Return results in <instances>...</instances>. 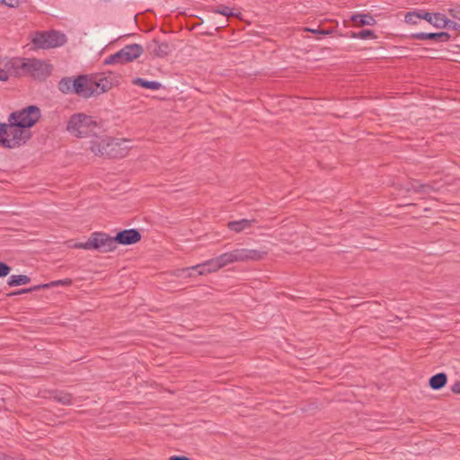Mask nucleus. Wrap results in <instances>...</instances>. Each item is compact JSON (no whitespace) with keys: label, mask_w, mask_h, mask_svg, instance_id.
I'll list each match as a JSON object with an SVG mask.
<instances>
[{"label":"nucleus","mask_w":460,"mask_h":460,"mask_svg":"<svg viewBox=\"0 0 460 460\" xmlns=\"http://www.w3.org/2000/svg\"><path fill=\"white\" fill-rule=\"evenodd\" d=\"M404 20L407 23L410 24H417L418 23V15H416L415 12H409L405 14Z\"/></svg>","instance_id":"nucleus-24"},{"label":"nucleus","mask_w":460,"mask_h":460,"mask_svg":"<svg viewBox=\"0 0 460 460\" xmlns=\"http://www.w3.org/2000/svg\"><path fill=\"white\" fill-rule=\"evenodd\" d=\"M143 53V48L139 44H130L125 46L116 54L111 56L107 60V64L131 62L139 58Z\"/></svg>","instance_id":"nucleus-8"},{"label":"nucleus","mask_w":460,"mask_h":460,"mask_svg":"<svg viewBox=\"0 0 460 460\" xmlns=\"http://www.w3.org/2000/svg\"><path fill=\"white\" fill-rule=\"evenodd\" d=\"M447 23L448 24H447L446 28H448V29H451V30H454V31H457L458 28H459V25L456 22H453V21H451L449 19H447Z\"/></svg>","instance_id":"nucleus-30"},{"label":"nucleus","mask_w":460,"mask_h":460,"mask_svg":"<svg viewBox=\"0 0 460 460\" xmlns=\"http://www.w3.org/2000/svg\"><path fill=\"white\" fill-rule=\"evenodd\" d=\"M127 139L115 140L101 129V132L93 135L89 141V150L97 156L118 157L126 155L125 150L128 146L120 147L126 145Z\"/></svg>","instance_id":"nucleus-1"},{"label":"nucleus","mask_w":460,"mask_h":460,"mask_svg":"<svg viewBox=\"0 0 460 460\" xmlns=\"http://www.w3.org/2000/svg\"><path fill=\"white\" fill-rule=\"evenodd\" d=\"M89 238L92 250H96L101 252H110L117 248L114 237H111L105 233L94 232Z\"/></svg>","instance_id":"nucleus-9"},{"label":"nucleus","mask_w":460,"mask_h":460,"mask_svg":"<svg viewBox=\"0 0 460 460\" xmlns=\"http://www.w3.org/2000/svg\"><path fill=\"white\" fill-rule=\"evenodd\" d=\"M452 391L456 394H460V381L459 382H456L453 386H452Z\"/></svg>","instance_id":"nucleus-33"},{"label":"nucleus","mask_w":460,"mask_h":460,"mask_svg":"<svg viewBox=\"0 0 460 460\" xmlns=\"http://www.w3.org/2000/svg\"><path fill=\"white\" fill-rule=\"evenodd\" d=\"M141 238L140 234L136 229L123 230L114 236L115 244L129 245L137 243Z\"/></svg>","instance_id":"nucleus-11"},{"label":"nucleus","mask_w":460,"mask_h":460,"mask_svg":"<svg viewBox=\"0 0 460 460\" xmlns=\"http://www.w3.org/2000/svg\"><path fill=\"white\" fill-rule=\"evenodd\" d=\"M428 12L426 11H417L415 12L416 15H418V19H424V15L427 13Z\"/></svg>","instance_id":"nucleus-35"},{"label":"nucleus","mask_w":460,"mask_h":460,"mask_svg":"<svg viewBox=\"0 0 460 460\" xmlns=\"http://www.w3.org/2000/svg\"><path fill=\"white\" fill-rule=\"evenodd\" d=\"M31 137L29 130L18 126L14 121L4 123L0 144L7 148H15L23 145Z\"/></svg>","instance_id":"nucleus-4"},{"label":"nucleus","mask_w":460,"mask_h":460,"mask_svg":"<svg viewBox=\"0 0 460 460\" xmlns=\"http://www.w3.org/2000/svg\"><path fill=\"white\" fill-rule=\"evenodd\" d=\"M30 282V278L26 275H12L8 279V285L11 287H16L25 285Z\"/></svg>","instance_id":"nucleus-22"},{"label":"nucleus","mask_w":460,"mask_h":460,"mask_svg":"<svg viewBox=\"0 0 460 460\" xmlns=\"http://www.w3.org/2000/svg\"><path fill=\"white\" fill-rule=\"evenodd\" d=\"M89 81H90V77L85 76V75H81V76L76 77L75 93L82 97L87 98L88 90H89Z\"/></svg>","instance_id":"nucleus-15"},{"label":"nucleus","mask_w":460,"mask_h":460,"mask_svg":"<svg viewBox=\"0 0 460 460\" xmlns=\"http://www.w3.org/2000/svg\"><path fill=\"white\" fill-rule=\"evenodd\" d=\"M169 460H190V459L185 456H172L169 458Z\"/></svg>","instance_id":"nucleus-36"},{"label":"nucleus","mask_w":460,"mask_h":460,"mask_svg":"<svg viewBox=\"0 0 460 460\" xmlns=\"http://www.w3.org/2000/svg\"><path fill=\"white\" fill-rule=\"evenodd\" d=\"M75 248L84 249V250H92L90 238L85 243H76L74 244Z\"/></svg>","instance_id":"nucleus-28"},{"label":"nucleus","mask_w":460,"mask_h":460,"mask_svg":"<svg viewBox=\"0 0 460 460\" xmlns=\"http://www.w3.org/2000/svg\"><path fill=\"white\" fill-rule=\"evenodd\" d=\"M9 79V74L7 71L0 68V81H7Z\"/></svg>","instance_id":"nucleus-32"},{"label":"nucleus","mask_w":460,"mask_h":460,"mask_svg":"<svg viewBox=\"0 0 460 460\" xmlns=\"http://www.w3.org/2000/svg\"><path fill=\"white\" fill-rule=\"evenodd\" d=\"M32 43L39 49H52L66 44L67 39L65 33L58 31L37 32L32 37Z\"/></svg>","instance_id":"nucleus-7"},{"label":"nucleus","mask_w":460,"mask_h":460,"mask_svg":"<svg viewBox=\"0 0 460 460\" xmlns=\"http://www.w3.org/2000/svg\"><path fill=\"white\" fill-rule=\"evenodd\" d=\"M1 4L8 7H17L20 4V0H0Z\"/></svg>","instance_id":"nucleus-27"},{"label":"nucleus","mask_w":460,"mask_h":460,"mask_svg":"<svg viewBox=\"0 0 460 460\" xmlns=\"http://www.w3.org/2000/svg\"><path fill=\"white\" fill-rule=\"evenodd\" d=\"M76 78L73 79L70 77L62 78L58 83V89L63 93H75L76 89Z\"/></svg>","instance_id":"nucleus-17"},{"label":"nucleus","mask_w":460,"mask_h":460,"mask_svg":"<svg viewBox=\"0 0 460 460\" xmlns=\"http://www.w3.org/2000/svg\"><path fill=\"white\" fill-rule=\"evenodd\" d=\"M102 126L100 121L92 116L84 113H75L67 121L66 130L74 137H93L101 132Z\"/></svg>","instance_id":"nucleus-3"},{"label":"nucleus","mask_w":460,"mask_h":460,"mask_svg":"<svg viewBox=\"0 0 460 460\" xmlns=\"http://www.w3.org/2000/svg\"><path fill=\"white\" fill-rule=\"evenodd\" d=\"M254 222V220L243 218L237 221H231L228 223L227 226L231 231L240 233L244 230L250 229Z\"/></svg>","instance_id":"nucleus-14"},{"label":"nucleus","mask_w":460,"mask_h":460,"mask_svg":"<svg viewBox=\"0 0 460 460\" xmlns=\"http://www.w3.org/2000/svg\"><path fill=\"white\" fill-rule=\"evenodd\" d=\"M413 38L417 40H436L439 41H447L449 39V34L447 32H437V33H427L420 32L413 35Z\"/></svg>","instance_id":"nucleus-16"},{"label":"nucleus","mask_w":460,"mask_h":460,"mask_svg":"<svg viewBox=\"0 0 460 460\" xmlns=\"http://www.w3.org/2000/svg\"><path fill=\"white\" fill-rule=\"evenodd\" d=\"M41 117V111L36 105H30L10 114L8 121H14L18 126L29 130Z\"/></svg>","instance_id":"nucleus-6"},{"label":"nucleus","mask_w":460,"mask_h":460,"mask_svg":"<svg viewBox=\"0 0 460 460\" xmlns=\"http://www.w3.org/2000/svg\"><path fill=\"white\" fill-rule=\"evenodd\" d=\"M110 88V82L107 78L102 77L98 80L90 77L87 97L99 95Z\"/></svg>","instance_id":"nucleus-12"},{"label":"nucleus","mask_w":460,"mask_h":460,"mask_svg":"<svg viewBox=\"0 0 460 460\" xmlns=\"http://www.w3.org/2000/svg\"><path fill=\"white\" fill-rule=\"evenodd\" d=\"M305 31H310V32H313V33H317V34H321V35H326L329 33L328 31H323V30H318V29H310V28H306Z\"/></svg>","instance_id":"nucleus-31"},{"label":"nucleus","mask_w":460,"mask_h":460,"mask_svg":"<svg viewBox=\"0 0 460 460\" xmlns=\"http://www.w3.org/2000/svg\"><path fill=\"white\" fill-rule=\"evenodd\" d=\"M30 289H23L22 292H27L29 291Z\"/></svg>","instance_id":"nucleus-38"},{"label":"nucleus","mask_w":460,"mask_h":460,"mask_svg":"<svg viewBox=\"0 0 460 460\" xmlns=\"http://www.w3.org/2000/svg\"><path fill=\"white\" fill-rule=\"evenodd\" d=\"M353 39H361V40H367V39H376V35L373 31L370 30H363L359 32H353L350 36Z\"/></svg>","instance_id":"nucleus-23"},{"label":"nucleus","mask_w":460,"mask_h":460,"mask_svg":"<svg viewBox=\"0 0 460 460\" xmlns=\"http://www.w3.org/2000/svg\"><path fill=\"white\" fill-rule=\"evenodd\" d=\"M447 375L445 373H438L429 379V385L434 390L442 388L447 384Z\"/></svg>","instance_id":"nucleus-19"},{"label":"nucleus","mask_w":460,"mask_h":460,"mask_svg":"<svg viewBox=\"0 0 460 460\" xmlns=\"http://www.w3.org/2000/svg\"><path fill=\"white\" fill-rule=\"evenodd\" d=\"M432 15H434V13H427L425 15H424V19L425 21H427L429 23H431L432 22Z\"/></svg>","instance_id":"nucleus-34"},{"label":"nucleus","mask_w":460,"mask_h":460,"mask_svg":"<svg viewBox=\"0 0 460 460\" xmlns=\"http://www.w3.org/2000/svg\"><path fill=\"white\" fill-rule=\"evenodd\" d=\"M449 13L453 18L460 21V7H455V8L449 9Z\"/></svg>","instance_id":"nucleus-29"},{"label":"nucleus","mask_w":460,"mask_h":460,"mask_svg":"<svg viewBox=\"0 0 460 460\" xmlns=\"http://www.w3.org/2000/svg\"><path fill=\"white\" fill-rule=\"evenodd\" d=\"M215 12L225 16L234 15L233 10L228 6H220Z\"/></svg>","instance_id":"nucleus-25"},{"label":"nucleus","mask_w":460,"mask_h":460,"mask_svg":"<svg viewBox=\"0 0 460 460\" xmlns=\"http://www.w3.org/2000/svg\"><path fill=\"white\" fill-rule=\"evenodd\" d=\"M147 49L150 53L160 58L167 56L170 52V47L168 43L160 42L156 40H154L152 42H150L147 46Z\"/></svg>","instance_id":"nucleus-13"},{"label":"nucleus","mask_w":460,"mask_h":460,"mask_svg":"<svg viewBox=\"0 0 460 460\" xmlns=\"http://www.w3.org/2000/svg\"><path fill=\"white\" fill-rule=\"evenodd\" d=\"M351 20L358 25L373 26L376 24V20L369 14L357 13L351 16Z\"/></svg>","instance_id":"nucleus-18"},{"label":"nucleus","mask_w":460,"mask_h":460,"mask_svg":"<svg viewBox=\"0 0 460 460\" xmlns=\"http://www.w3.org/2000/svg\"><path fill=\"white\" fill-rule=\"evenodd\" d=\"M265 254L266 252L258 250L242 248L225 252L217 257L220 265L223 268L234 262L258 261L262 259Z\"/></svg>","instance_id":"nucleus-5"},{"label":"nucleus","mask_w":460,"mask_h":460,"mask_svg":"<svg viewBox=\"0 0 460 460\" xmlns=\"http://www.w3.org/2000/svg\"><path fill=\"white\" fill-rule=\"evenodd\" d=\"M430 24L437 29H444L447 27V24H448L447 18L440 13H434V15H432V22Z\"/></svg>","instance_id":"nucleus-21"},{"label":"nucleus","mask_w":460,"mask_h":460,"mask_svg":"<svg viewBox=\"0 0 460 460\" xmlns=\"http://www.w3.org/2000/svg\"><path fill=\"white\" fill-rule=\"evenodd\" d=\"M221 268L222 267L218 261V257H216L211 260L206 261L201 264H198L196 266H192L190 268L183 270V272L188 273L189 276H192L193 272H196L198 275H206L208 273L216 272Z\"/></svg>","instance_id":"nucleus-10"},{"label":"nucleus","mask_w":460,"mask_h":460,"mask_svg":"<svg viewBox=\"0 0 460 460\" xmlns=\"http://www.w3.org/2000/svg\"><path fill=\"white\" fill-rule=\"evenodd\" d=\"M133 84L136 85H139L143 88L151 89V90H159L162 87V84L159 82L147 81L143 78L134 79Z\"/></svg>","instance_id":"nucleus-20"},{"label":"nucleus","mask_w":460,"mask_h":460,"mask_svg":"<svg viewBox=\"0 0 460 460\" xmlns=\"http://www.w3.org/2000/svg\"><path fill=\"white\" fill-rule=\"evenodd\" d=\"M9 69L13 70L15 74H20V70L24 75H28L36 79H44L50 75L52 66L44 60L37 58H14L8 61Z\"/></svg>","instance_id":"nucleus-2"},{"label":"nucleus","mask_w":460,"mask_h":460,"mask_svg":"<svg viewBox=\"0 0 460 460\" xmlns=\"http://www.w3.org/2000/svg\"><path fill=\"white\" fill-rule=\"evenodd\" d=\"M46 287H48V285L38 286V287L34 288L33 289H38L40 288H46Z\"/></svg>","instance_id":"nucleus-37"},{"label":"nucleus","mask_w":460,"mask_h":460,"mask_svg":"<svg viewBox=\"0 0 460 460\" xmlns=\"http://www.w3.org/2000/svg\"><path fill=\"white\" fill-rule=\"evenodd\" d=\"M10 271L11 268L7 264L0 261V278L7 276Z\"/></svg>","instance_id":"nucleus-26"}]
</instances>
